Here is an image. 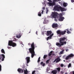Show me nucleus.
Segmentation results:
<instances>
[{"instance_id": "1", "label": "nucleus", "mask_w": 74, "mask_h": 74, "mask_svg": "<svg viewBox=\"0 0 74 74\" xmlns=\"http://www.w3.org/2000/svg\"><path fill=\"white\" fill-rule=\"evenodd\" d=\"M31 48L28 49L29 50V52L31 54V58H33V57L35 56V51L34 50H35V46L34 45V42H33L31 45Z\"/></svg>"}, {"instance_id": "2", "label": "nucleus", "mask_w": 74, "mask_h": 74, "mask_svg": "<svg viewBox=\"0 0 74 74\" xmlns=\"http://www.w3.org/2000/svg\"><path fill=\"white\" fill-rule=\"evenodd\" d=\"M16 40L15 38L13 40H10L8 42V45L10 46L15 47L16 46V44L13 42V41H16Z\"/></svg>"}, {"instance_id": "3", "label": "nucleus", "mask_w": 74, "mask_h": 74, "mask_svg": "<svg viewBox=\"0 0 74 74\" xmlns=\"http://www.w3.org/2000/svg\"><path fill=\"white\" fill-rule=\"evenodd\" d=\"M17 71H18L19 73H23V72H24V74H28V71L27 70L26 68L25 70L18 68V69H17Z\"/></svg>"}, {"instance_id": "4", "label": "nucleus", "mask_w": 74, "mask_h": 74, "mask_svg": "<svg viewBox=\"0 0 74 74\" xmlns=\"http://www.w3.org/2000/svg\"><path fill=\"white\" fill-rule=\"evenodd\" d=\"M66 32V31H62L60 30H58L56 31V33L57 34L59 35V36L65 35Z\"/></svg>"}, {"instance_id": "5", "label": "nucleus", "mask_w": 74, "mask_h": 74, "mask_svg": "<svg viewBox=\"0 0 74 74\" xmlns=\"http://www.w3.org/2000/svg\"><path fill=\"white\" fill-rule=\"evenodd\" d=\"M51 16L52 18H56L58 16V13L56 12H52Z\"/></svg>"}, {"instance_id": "6", "label": "nucleus", "mask_w": 74, "mask_h": 74, "mask_svg": "<svg viewBox=\"0 0 74 74\" xmlns=\"http://www.w3.org/2000/svg\"><path fill=\"white\" fill-rule=\"evenodd\" d=\"M63 8H62L61 7H59L57 5L55 6H54V7H53V10H57V11H59V9H63Z\"/></svg>"}, {"instance_id": "7", "label": "nucleus", "mask_w": 74, "mask_h": 74, "mask_svg": "<svg viewBox=\"0 0 74 74\" xmlns=\"http://www.w3.org/2000/svg\"><path fill=\"white\" fill-rule=\"evenodd\" d=\"M61 0H53V2L49 3V5H56V3H55V2H58V1H60Z\"/></svg>"}, {"instance_id": "8", "label": "nucleus", "mask_w": 74, "mask_h": 74, "mask_svg": "<svg viewBox=\"0 0 74 74\" xmlns=\"http://www.w3.org/2000/svg\"><path fill=\"white\" fill-rule=\"evenodd\" d=\"M74 56V55L72 53L70 54L69 55V56H67L66 58H65V60H67L68 59L71 58H73Z\"/></svg>"}, {"instance_id": "9", "label": "nucleus", "mask_w": 74, "mask_h": 74, "mask_svg": "<svg viewBox=\"0 0 74 74\" xmlns=\"http://www.w3.org/2000/svg\"><path fill=\"white\" fill-rule=\"evenodd\" d=\"M30 58L29 57H26V58H25V60H26V62L27 63V64L30 62Z\"/></svg>"}, {"instance_id": "10", "label": "nucleus", "mask_w": 74, "mask_h": 74, "mask_svg": "<svg viewBox=\"0 0 74 74\" xmlns=\"http://www.w3.org/2000/svg\"><path fill=\"white\" fill-rule=\"evenodd\" d=\"M51 31H47V34H46V35L47 36H48L51 35L52 34Z\"/></svg>"}, {"instance_id": "11", "label": "nucleus", "mask_w": 74, "mask_h": 74, "mask_svg": "<svg viewBox=\"0 0 74 74\" xmlns=\"http://www.w3.org/2000/svg\"><path fill=\"white\" fill-rule=\"evenodd\" d=\"M2 57L3 58H2V61H4V59H5V55L3 54H2L1 55H0V60L1 59V58H2Z\"/></svg>"}, {"instance_id": "12", "label": "nucleus", "mask_w": 74, "mask_h": 74, "mask_svg": "<svg viewBox=\"0 0 74 74\" xmlns=\"http://www.w3.org/2000/svg\"><path fill=\"white\" fill-rule=\"evenodd\" d=\"M65 45L64 44H60L59 43V42H56V46H58V47H60L62 46H63V45Z\"/></svg>"}, {"instance_id": "13", "label": "nucleus", "mask_w": 74, "mask_h": 74, "mask_svg": "<svg viewBox=\"0 0 74 74\" xmlns=\"http://www.w3.org/2000/svg\"><path fill=\"white\" fill-rule=\"evenodd\" d=\"M58 27V24L57 23H53V24H52V28H56Z\"/></svg>"}, {"instance_id": "14", "label": "nucleus", "mask_w": 74, "mask_h": 74, "mask_svg": "<svg viewBox=\"0 0 74 74\" xmlns=\"http://www.w3.org/2000/svg\"><path fill=\"white\" fill-rule=\"evenodd\" d=\"M66 38L65 37H62L60 38L59 41H65V40H66Z\"/></svg>"}, {"instance_id": "15", "label": "nucleus", "mask_w": 74, "mask_h": 74, "mask_svg": "<svg viewBox=\"0 0 74 74\" xmlns=\"http://www.w3.org/2000/svg\"><path fill=\"white\" fill-rule=\"evenodd\" d=\"M42 12L41 13V12L40 11L39 12H38V16H39L40 17L41 16V13H42V14H43V12H44V10H42Z\"/></svg>"}, {"instance_id": "16", "label": "nucleus", "mask_w": 74, "mask_h": 74, "mask_svg": "<svg viewBox=\"0 0 74 74\" xmlns=\"http://www.w3.org/2000/svg\"><path fill=\"white\" fill-rule=\"evenodd\" d=\"M53 34H51V35H50L49 36H48V37H47V40L48 41L49 39H51V37H52V36H53Z\"/></svg>"}, {"instance_id": "17", "label": "nucleus", "mask_w": 74, "mask_h": 74, "mask_svg": "<svg viewBox=\"0 0 74 74\" xmlns=\"http://www.w3.org/2000/svg\"><path fill=\"white\" fill-rule=\"evenodd\" d=\"M56 70H53V71H51V73H52V71H56V73H57V71H58V72H60V68H56Z\"/></svg>"}, {"instance_id": "18", "label": "nucleus", "mask_w": 74, "mask_h": 74, "mask_svg": "<svg viewBox=\"0 0 74 74\" xmlns=\"http://www.w3.org/2000/svg\"><path fill=\"white\" fill-rule=\"evenodd\" d=\"M60 59L59 58H58V57L56 59H55V61H56V63H58V62H60Z\"/></svg>"}, {"instance_id": "19", "label": "nucleus", "mask_w": 74, "mask_h": 74, "mask_svg": "<svg viewBox=\"0 0 74 74\" xmlns=\"http://www.w3.org/2000/svg\"><path fill=\"white\" fill-rule=\"evenodd\" d=\"M64 19H65V18L63 17H59V19H58V21H63Z\"/></svg>"}, {"instance_id": "20", "label": "nucleus", "mask_w": 74, "mask_h": 74, "mask_svg": "<svg viewBox=\"0 0 74 74\" xmlns=\"http://www.w3.org/2000/svg\"><path fill=\"white\" fill-rule=\"evenodd\" d=\"M59 44H66V41L62 42V41H59V42H58Z\"/></svg>"}, {"instance_id": "21", "label": "nucleus", "mask_w": 74, "mask_h": 74, "mask_svg": "<svg viewBox=\"0 0 74 74\" xmlns=\"http://www.w3.org/2000/svg\"><path fill=\"white\" fill-rule=\"evenodd\" d=\"M63 7H66L67 5V3H63Z\"/></svg>"}, {"instance_id": "22", "label": "nucleus", "mask_w": 74, "mask_h": 74, "mask_svg": "<svg viewBox=\"0 0 74 74\" xmlns=\"http://www.w3.org/2000/svg\"><path fill=\"white\" fill-rule=\"evenodd\" d=\"M40 65H42L43 66H45V64L44 63H43V62H40Z\"/></svg>"}, {"instance_id": "23", "label": "nucleus", "mask_w": 74, "mask_h": 74, "mask_svg": "<svg viewBox=\"0 0 74 74\" xmlns=\"http://www.w3.org/2000/svg\"><path fill=\"white\" fill-rule=\"evenodd\" d=\"M64 51V49H63L62 50V51L60 52V53H59V55H61L63 54V52Z\"/></svg>"}, {"instance_id": "24", "label": "nucleus", "mask_w": 74, "mask_h": 74, "mask_svg": "<svg viewBox=\"0 0 74 74\" xmlns=\"http://www.w3.org/2000/svg\"><path fill=\"white\" fill-rule=\"evenodd\" d=\"M59 10H61V12H64L65 11V8L59 9Z\"/></svg>"}, {"instance_id": "25", "label": "nucleus", "mask_w": 74, "mask_h": 74, "mask_svg": "<svg viewBox=\"0 0 74 74\" xmlns=\"http://www.w3.org/2000/svg\"><path fill=\"white\" fill-rule=\"evenodd\" d=\"M52 51H51L50 52H49V54H48V56H51V55L52 54Z\"/></svg>"}, {"instance_id": "26", "label": "nucleus", "mask_w": 74, "mask_h": 74, "mask_svg": "<svg viewBox=\"0 0 74 74\" xmlns=\"http://www.w3.org/2000/svg\"><path fill=\"white\" fill-rule=\"evenodd\" d=\"M1 51L2 53H3L4 54H5V51H4V49H1Z\"/></svg>"}, {"instance_id": "27", "label": "nucleus", "mask_w": 74, "mask_h": 74, "mask_svg": "<svg viewBox=\"0 0 74 74\" xmlns=\"http://www.w3.org/2000/svg\"><path fill=\"white\" fill-rule=\"evenodd\" d=\"M16 38H20V37H21V35H16Z\"/></svg>"}, {"instance_id": "28", "label": "nucleus", "mask_w": 74, "mask_h": 74, "mask_svg": "<svg viewBox=\"0 0 74 74\" xmlns=\"http://www.w3.org/2000/svg\"><path fill=\"white\" fill-rule=\"evenodd\" d=\"M52 74H56V71H52Z\"/></svg>"}, {"instance_id": "29", "label": "nucleus", "mask_w": 74, "mask_h": 74, "mask_svg": "<svg viewBox=\"0 0 74 74\" xmlns=\"http://www.w3.org/2000/svg\"><path fill=\"white\" fill-rule=\"evenodd\" d=\"M47 57V55H44V57H43V58L44 59H46Z\"/></svg>"}, {"instance_id": "30", "label": "nucleus", "mask_w": 74, "mask_h": 74, "mask_svg": "<svg viewBox=\"0 0 74 74\" xmlns=\"http://www.w3.org/2000/svg\"><path fill=\"white\" fill-rule=\"evenodd\" d=\"M40 61V57L38 58V62L39 63Z\"/></svg>"}, {"instance_id": "31", "label": "nucleus", "mask_w": 74, "mask_h": 74, "mask_svg": "<svg viewBox=\"0 0 74 74\" xmlns=\"http://www.w3.org/2000/svg\"><path fill=\"white\" fill-rule=\"evenodd\" d=\"M66 31H67V33L69 34L70 33V31H68V29H66Z\"/></svg>"}, {"instance_id": "32", "label": "nucleus", "mask_w": 74, "mask_h": 74, "mask_svg": "<svg viewBox=\"0 0 74 74\" xmlns=\"http://www.w3.org/2000/svg\"><path fill=\"white\" fill-rule=\"evenodd\" d=\"M50 60H47V61H46V63L47 64H49V61Z\"/></svg>"}, {"instance_id": "33", "label": "nucleus", "mask_w": 74, "mask_h": 74, "mask_svg": "<svg viewBox=\"0 0 74 74\" xmlns=\"http://www.w3.org/2000/svg\"><path fill=\"white\" fill-rule=\"evenodd\" d=\"M70 67H71V64H69L68 66V68H70Z\"/></svg>"}, {"instance_id": "34", "label": "nucleus", "mask_w": 74, "mask_h": 74, "mask_svg": "<svg viewBox=\"0 0 74 74\" xmlns=\"http://www.w3.org/2000/svg\"><path fill=\"white\" fill-rule=\"evenodd\" d=\"M46 23H47V22L46 21V20H44V21L43 22V23L44 24H46Z\"/></svg>"}, {"instance_id": "35", "label": "nucleus", "mask_w": 74, "mask_h": 74, "mask_svg": "<svg viewBox=\"0 0 74 74\" xmlns=\"http://www.w3.org/2000/svg\"><path fill=\"white\" fill-rule=\"evenodd\" d=\"M35 71H33L32 72V74H35Z\"/></svg>"}, {"instance_id": "36", "label": "nucleus", "mask_w": 74, "mask_h": 74, "mask_svg": "<svg viewBox=\"0 0 74 74\" xmlns=\"http://www.w3.org/2000/svg\"><path fill=\"white\" fill-rule=\"evenodd\" d=\"M63 17V15H62V14H60L59 17Z\"/></svg>"}, {"instance_id": "37", "label": "nucleus", "mask_w": 74, "mask_h": 74, "mask_svg": "<svg viewBox=\"0 0 74 74\" xmlns=\"http://www.w3.org/2000/svg\"><path fill=\"white\" fill-rule=\"evenodd\" d=\"M63 64H61V67H63Z\"/></svg>"}, {"instance_id": "38", "label": "nucleus", "mask_w": 74, "mask_h": 74, "mask_svg": "<svg viewBox=\"0 0 74 74\" xmlns=\"http://www.w3.org/2000/svg\"><path fill=\"white\" fill-rule=\"evenodd\" d=\"M71 2L74 3V0H71Z\"/></svg>"}, {"instance_id": "39", "label": "nucleus", "mask_w": 74, "mask_h": 74, "mask_svg": "<svg viewBox=\"0 0 74 74\" xmlns=\"http://www.w3.org/2000/svg\"><path fill=\"white\" fill-rule=\"evenodd\" d=\"M63 73H64L63 72V71H61V74H63Z\"/></svg>"}, {"instance_id": "40", "label": "nucleus", "mask_w": 74, "mask_h": 74, "mask_svg": "<svg viewBox=\"0 0 74 74\" xmlns=\"http://www.w3.org/2000/svg\"><path fill=\"white\" fill-rule=\"evenodd\" d=\"M48 10H47V11L46 12V14L48 13Z\"/></svg>"}, {"instance_id": "41", "label": "nucleus", "mask_w": 74, "mask_h": 74, "mask_svg": "<svg viewBox=\"0 0 74 74\" xmlns=\"http://www.w3.org/2000/svg\"><path fill=\"white\" fill-rule=\"evenodd\" d=\"M0 71H1V65H0Z\"/></svg>"}, {"instance_id": "42", "label": "nucleus", "mask_w": 74, "mask_h": 74, "mask_svg": "<svg viewBox=\"0 0 74 74\" xmlns=\"http://www.w3.org/2000/svg\"><path fill=\"white\" fill-rule=\"evenodd\" d=\"M54 21L56 22H57V19L56 18H54Z\"/></svg>"}, {"instance_id": "43", "label": "nucleus", "mask_w": 74, "mask_h": 74, "mask_svg": "<svg viewBox=\"0 0 74 74\" xmlns=\"http://www.w3.org/2000/svg\"><path fill=\"white\" fill-rule=\"evenodd\" d=\"M68 49H65V51H66V52H67V51H68Z\"/></svg>"}, {"instance_id": "44", "label": "nucleus", "mask_w": 74, "mask_h": 74, "mask_svg": "<svg viewBox=\"0 0 74 74\" xmlns=\"http://www.w3.org/2000/svg\"><path fill=\"white\" fill-rule=\"evenodd\" d=\"M42 9H43V10H45V7H43V8H42Z\"/></svg>"}, {"instance_id": "45", "label": "nucleus", "mask_w": 74, "mask_h": 74, "mask_svg": "<svg viewBox=\"0 0 74 74\" xmlns=\"http://www.w3.org/2000/svg\"><path fill=\"white\" fill-rule=\"evenodd\" d=\"M48 1H49V2H51V0H47Z\"/></svg>"}, {"instance_id": "46", "label": "nucleus", "mask_w": 74, "mask_h": 74, "mask_svg": "<svg viewBox=\"0 0 74 74\" xmlns=\"http://www.w3.org/2000/svg\"><path fill=\"white\" fill-rule=\"evenodd\" d=\"M51 55L54 56L55 55V54L53 53Z\"/></svg>"}, {"instance_id": "47", "label": "nucleus", "mask_w": 74, "mask_h": 74, "mask_svg": "<svg viewBox=\"0 0 74 74\" xmlns=\"http://www.w3.org/2000/svg\"><path fill=\"white\" fill-rule=\"evenodd\" d=\"M28 45L30 46V43H29L28 44Z\"/></svg>"}, {"instance_id": "48", "label": "nucleus", "mask_w": 74, "mask_h": 74, "mask_svg": "<svg viewBox=\"0 0 74 74\" xmlns=\"http://www.w3.org/2000/svg\"><path fill=\"white\" fill-rule=\"evenodd\" d=\"M10 47H8V49H10Z\"/></svg>"}, {"instance_id": "49", "label": "nucleus", "mask_w": 74, "mask_h": 74, "mask_svg": "<svg viewBox=\"0 0 74 74\" xmlns=\"http://www.w3.org/2000/svg\"><path fill=\"white\" fill-rule=\"evenodd\" d=\"M65 60H63V62H65Z\"/></svg>"}, {"instance_id": "50", "label": "nucleus", "mask_w": 74, "mask_h": 74, "mask_svg": "<svg viewBox=\"0 0 74 74\" xmlns=\"http://www.w3.org/2000/svg\"><path fill=\"white\" fill-rule=\"evenodd\" d=\"M65 74H67V73H65Z\"/></svg>"}, {"instance_id": "51", "label": "nucleus", "mask_w": 74, "mask_h": 74, "mask_svg": "<svg viewBox=\"0 0 74 74\" xmlns=\"http://www.w3.org/2000/svg\"><path fill=\"white\" fill-rule=\"evenodd\" d=\"M73 74H74V72H73Z\"/></svg>"}, {"instance_id": "52", "label": "nucleus", "mask_w": 74, "mask_h": 74, "mask_svg": "<svg viewBox=\"0 0 74 74\" xmlns=\"http://www.w3.org/2000/svg\"><path fill=\"white\" fill-rule=\"evenodd\" d=\"M36 34H37V31H36Z\"/></svg>"}, {"instance_id": "53", "label": "nucleus", "mask_w": 74, "mask_h": 74, "mask_svg": "<svg viewBox=\"0 0 74 74\" xmlns=\"http://www.w3.org/2000/svg\"><path fill=\"white\" fill-rule=\"evenodd\" d=\"M30 33V32H29V33Z\"/></svg>"}, {"instance_id": "54", "label": "nucleus", "mask_w": 74, "mask_h": 74, "mask_svg": "<svg viewBox=\"0 0 74 74\" xmlns=\"http://www.w3.org/2000/svg\"><path fill=\"white\" fill-rule=\"evenodd\" d=\"M66 40H67V39H66Z\"/></svg>"}, {"instance_id": "55", "label": "nucleus", "mask_w": 74, "mask_h": 74, "mask_svg": "<svg viewBox=\"0 0 74 74\" xmlns=\"http://www.w3.org/2000/svg\"><path fill=\"white\" fill-rule=\"evenodd\" d=\"M27 66H28V65H27Z\"/></svg>"}]
</instances>
